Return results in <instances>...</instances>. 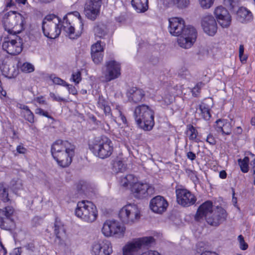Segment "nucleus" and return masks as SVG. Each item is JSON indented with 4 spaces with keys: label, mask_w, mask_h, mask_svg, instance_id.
Listing matches in <instances>:
<instances>
[{
    "label": "nucleus",
    "mask_w": 255,
    "mask_h": 255,
    "mask_svg": "<svg viewBox=\"0 0 255 255\" xmlns=\"http://www.w3.org/2000/svg\"><path fill=\"white\" fill-rule=\"evenodd\" d=\"M119 117L121 118V120L123 122V123L126 124L127 123V119L126 117L123 114L122 112L121 111H119Z\"/></svg>",
    "instance_id": "63"
},
{
    "label": "nucleus",
    "mask_w": 255,
    "mask_h": 255,
    "mask_svg": "<svg viewBox=\"0 0 255 255\" xmlns=\"http://www.w3.org/2000/svg\"><path fill=\"white\" fill-rule=\"evenodd\" d=\"M94 30L96 36L99 37L100 38H103L106 35L105 30L100 26L98 25L95 27Z\"/></svg>",
    "instance_id": "44"
},
{
    "label": "nucleus",
    "mask_w": 255,
    "mask_h": 255,
    "mask_svg": "<svg viewBox=\"0 0 255 255\" xmlns=\"http://www.w3.org/2000/svg\"><path fill=\"white\" fill-rule=\"evenodd\" d=\"M35 113L37 115H39L40 116H43L44 117H47L48 119H53L52 116L49 115L47 112L44 111L43 109L41 108H37L35 111Z\"/></svg>",
    "instance_id": "48"
},
{
    "label": "nucleus",
    "mask_w": 255,
    "mask_h": 255,
    "mask_svg": "<svg viewBox=\"0 0 255 255\" xmlns=\"http://www.w3.org/2000/svg\"><path fill=\"white\" fill-rule=\"evenodd\" d=\"M103 0H89L84 7V13L87 18L95 20L99 15Z\"/></svg>",
    "instance_id": "13"
},
{
    "label": "nucleus",
    "mask_w": 255,
    "mask_h": 255,
    "mask_svg": "<svg viewBox=\"0 0 255 255\" xmlns=\"http://www.w3.org/2000/svg\"><path fill=\"white\" fill-rule=\"evenodd\" d=\"M214 14L222 27L227 28L231 25L232 17L226 8L222 6H218L215 9Z\"/></svg>",
    "instance_id": "19"
},
{
    "label": "nucleus",
    "mask_w": 255,
    "mask_h": 255,
    "mask_svg": "<svg viewBox=\"0 0 255 255\" xmlns=\"http://www.w3.org/2000/svg\"><path fill=\"white\" fill-rule=\"evenodd\" d=\"M104 82H109L116 79L121 75V65L115 60H111L106 63V70L103 72Z\"/></svg>",
    "instance_id": "11"
},
{
    "label": "nucleus",
    "mask_w": 255,
    "mask_h": 255,
    "mask_svg": "<svg viewBox=\"0 0 255 255\" xmlns=\"http://www.w3.org/2000/svg\"><path fill=\"white\" fill-rule=\"evenodd\" d=\"M50 96L51 98L53 99V100L57 102H67V100L63 98H61L58 96H56L54 93H50Z\"/></svg>",
    "instance_id": "52"
},
{
    "label": "nucleus",
    "mask_w": 255,
    "mask_h": 255,
    "mask_svg": "<svg viewBox=\"0 0 255 255\" xmlns=\"http://www.w3.org/2000/svg\"><path fill=\"white\" fill-rule=\"evenodd\" d=\"M71 79L76 84H78L81 80V73L80 71H77L72 74Z\"/></svg>",
    "instance_id": "47"
},
{
    "label": "nucleus",
    "mask_w": 255,
    "mask_h": 255,
    "mask_svg": "<svg viewBox=\"0 0 255 255\" xmlns=\"http://www.w3.org/2000/svg\"><path fill=\"white\" fill-rule=\"evenodd\" d=\"M216 130L223 134L229 135L232 131L231 123L225 119H219L216 122Z\"/></svg>",
    "instance_id": "26"
},
{
    "label": "nucleus",
    "mask_w": 255,
    "mask_h": 255,
    "mask_svg": "<svg viewBox=\"0 0 255 255\" xmlns=\"http://www.w3.org/2000/svg\"><path fill=\"white\" fill-rule=\"evenodd\" d=\"M186 155L187 158L192 161L194 160L196 157V154L192 151L188 152Z\"/></svg>",
    "instance_id": "57"
},
{
    "label": "nucleus",
    "mask_w": 255,
    "mask_h": 255,
    "mask_svg": "<svg viewBox=\"0 0 255 255\" xmlns=\"http://www.w3.org/2000/svg\"><path fill=\"white\" fill-rule=\"evenodd\" d=\"M214 210L213 203L211 201H207L201 204L196 212L195 216V220L197 222H201L206 217L209 216V214Z\"/></svg>",
    "instance_id": "21"
},
{
    "label": "nucleus",
    "mask_w": 255,
    "mask_h": 255,
    "mask_svg": "<svg viewBox=\"0 0 255 255\" xmlns=\"http://www.w3.org/2000/svg\"><path fill=\"white\" fill-rule=\"evenodd\" d=\"M168 203L162 196H156L150 202V207L155 213L161 214L166 210Z\"/></svg>",
    "instance_id": "22"
},
{
    "label": "nucleus",
    "mask_w": 255,
    "mask_h": 255,
    "mask_svg": "<svg viewBox=\"0 0 255 255\" xmlns=\"http://www.w3.org/2000/svg\"><path fill=\"white\" fill-rule=\"evenodd\" d=\"M174 3L179 8L187 7L190 3L189 0H172Z\"/></svg>",
    "instance_id": "41"
},
{
    "label": "nucleus",
    "mask_w": 255,
    "mask_h": 255,
    "mask_svg": "<svg viewBox=\"0 0 255 255\" xmlns=\"http://www.w3.org/2000/svg\"><path fill=\"white\" fill-rule=\"evenodd\" d=\"M65 87H67L70 94L72 95H76L77 94V91L76 88L72 85L66 84Z\"/></svg>",
    "instance_id": "51"
},
{
    "label": "nucleus",
    "mask_w": 255,
    "mask_h": 255,
    "mask_svg": "<svg viewBox=\"0 0 255 255\" xmlns=\"http://www.w3.org/2000/svg\"><path fill=\"white\" fill-rule=\"evenodd\" d=\"M131 5L138 13H143L148 8V0H131Z\"/></svg>",
    "instance_id": "28"
},
{
    "label": "nucleus",
    "mask_w": 255,
    "mask_h": 255,
    "mask_svg": "<svg viewBox=\"0 0 255 255\" xmlns=\"http://www.w3.org/2000/svg\"><path fill=\"white\" fill-rule=\"evenodd\" d=\"M36 101L40 104H46V101L43 99V97H38L36 99Z\"/></svg>",
    "instance_id": "62"
},
{
    "label": "nucleus",
    "mask_w": 255,
    "mask_h": 255,
    "mask_svg": "<svg viewBox=\"0 0 255 255\" xmlns=\"http://www.w3.org/2000/svg\"><path fill=\"white\" fill-rule=\"evenodd\" d=\"M173 101V98L171 96H170L169 98H165L164 99L163 102L164 103V105L167 106L170 104Z\"/></svg>",
    "instance_id": "59"
},
{
    "label": "nucleus",
    "mask_w": 255,
    "mask_h": 255,
    "mask_svg": "<svg viewBox=\"0 0 255 255\" xmlns=\"http://www.w3.org/2000/svg\"><path fill=\"white\" fill-rule=\"evenodd\" d=\"M0 198L3 202H9L10 204L12 203V201L8 198L7 189L2 185H0Z\"/></svg>",
    "instance_id": "39"
},
{
    "label": "nucleus",
    "mask_w": 255,
    "mask_h": 255,
    "mask_svg": "<svg viewBox=\"0 0 255 255\" xmlns=\"http://www.w3.org/2000/svg\"><path fill=\"white\" fill-rule=\"evenodd\" d=\"M75 215L87 222L95 221L98 216L96 207L90 201L79 202L75 211Z\"/></svg>",
    "instance_id": "5"
},
{
    "label": "nucleus",
    "mask_w": 255,
    "mask_h": 255,
    "mask_svg": "<svg viewBox=\"0 0 255 255\" xmlns=\"http://www.w3.org/2000/svg\"><path fill=\"white\" fill-rule=\"evenodd\" d=\"M50 79L52 80L53 82L55 84L62 85L63 86L66 85V82L64 80L59 77H56L55 75H51L50 76Z\"/></svg>",
    "instance_id": "46"
},
{
    "label": "nucleus",
    "mask_w": 255,
    "mask_h": 255,
    "mask_svg": "<svg viewBox=\"0 0 255 255\" xmlns=\"http://www.w3.org/2000/svg\"><path fill=\"white\" fill-rule=\"evenodd\" d=\"M10 187L13 193L16 194L18 190L22 188V183L19 179H12L10 183Z\"/></svg>",
    "instance_id": "37"
},
{
    "label": "nucleus",
    "mask_w": 255,
    "mask_h": 255,
    "mask_svg": "<svg viewBox=\"0 0 255 255\" xmlns=\"http://www.w3.org/2000/svg\"><path fill=\"white\" fill-rule=\"evenodd\" d=\"M75 146L68 148L67 151H63L58 154H55L53 156L58 164L62 167L68 166L71 163L72 157L75 154Z\"/></svg>",
    "instance_id": "18"
},
{
    "label": "nucleus",
    "mask_w": 255,
    "mask_h": 255,
    "mask_svg": "<svg viewBox=\"0 0 255 255\" xmlns=\"http://www.w3.org/2000/svg\"><path fill=\"white\" fill-rule=\"evenodd\" d=\"M97 104L98 107L102 108L108 104V102L105 99L103 96H99Z\"/></svg>",
    "instance_id": "49"
},
{
    "label": "nucleus",
    "mask_w": 255,
    "mask_h": 255,
    "mask_svg": "<svg viewBox=\"0 0 255 255\" xmlns=\"http://www.w3.org/2000/svg\"><path fill=\"white\" fill-rule=\"evenodd\" d=\"M224 4L232 12H235L240 8L239 0H224Z\"/></svg>",
    "instance_id": "33"
},
{
    "label": "nucleus",
    "mask_w": 255,
    "mask_h": 255,
    "mask_svg": "<svg viewBox=\"0 0 255 255\" xmlns=\"http://www.w3.org/2000/svg\"><path fill=\"white\" fill-rule=\"evenodd\" d=\"M63 23V29L68 34L70 38L74 39L75 37L79 36V35L75 34V28L70 25V23L68 19L67 15L64 16Z\"/></svg>",
    "instance_id": "29"
},
{
    "label": "nucleus",
    "mask_w": 255,
    "mask_h": 255,
    "mask_svg": "<svg viewBox=\"0 0 255 255\" xmlns=\"http://www.w3.org/2000/svg\"><path fill=\"white\" fill-rule=\"evenodd\" d=\"M14 35V39L4 41L2 45V49L11 55L19 54L22 50L23 44L26 39L28 38V36L21 37L17 35L16 34Z\"/></svg>",
    "instance_id": "9"
},
{
    "label": "nucleus",
    "mask_w": 255,
    "mask_h": 255,
    "mask_svg": "<svg viewBox=\"0 0 255 255\" xmlns=\"http://www.w3.org/2000/svg\"><path fill=\"white\" fill-rule=\"evenodd\" d=\"M133 117L137 126L144 131H150L154 126V112L147 105L142 104L135 107Z\"/></svg>",
    "instance_id": "2"
},
{
    "label": "nucleus",
    "mask_w": 255,
    "mask_h": 255,
    "mask_svg": "<svg viewBox=\"0 0 255 255\" xmlns=\"http://www.w3.org/2000/svg\"><path fill=\"white\" fill-rule=\"evenodd\" d=\"M14 209L11 206H6L4 207L3 213L5 217L12 218Z\"/></svg>",
    "instance_id": "43"
},
{
    "label": "nucleus",
    "mask_w": 255,
    "mask_h": 255,
    "mask_svg": "<svg viewBox=\"0 0 255 255\" xmlns=\"http://www.w3.org/2000/svg\"><path fill=\"white\" fill-rule=\"evenodd\" d=\"M61 20L54 14L47 15L42 21V29L44 35L50 39L59 36L61 31Z\"/></svg>",
    "instance_id": "4"
},
{
    "label": "nucleus",
    "mask_w": 255,
    "mask_h": 255,
    "mask_svg": "<svg viewBox=\"0 0 255 255\" xmlns=\"http://www.w3.org/2000/svg\"><path fill=\"white\" fill-rule=\"evenodd\" d=\"M104 48L101 45V41H97L92 45L91 48V57L93 62L96 64L100 63L103 58Z\"/></svg>",
    "instance_id": "25"
},
{
    "label": "nucleus",
    "mask_w": 255,
    "mask_h": 255,
    "mask_svg": "<svg viewBox=\"0 0 255 255\" xmlns=\"http://www.w3.org/2000/svg\"><path fill=\"white\" fill-rule=\"evenodd\" d=\"M240 248L242 250H246L248 248V245L244 241L240 243Z\"/></svg>",
    "instance_id": "60"
},
{
    "label": "nucleus",
    "mask_w": 255,
    "mask_h": 255,
    "mask_svg": "<svg viewBox=\"0 0 255 255\" xmlns=\"http://www.w3.org/2000/svg\"><path fill=\"white\" fill-rule=\"evenodd\" d=\"M235 12L237 19L240 22L247 23L253 19L252 12L245 7H241Z\"/></svg>",
    "instance_id": "27"
},
{
    "label": "nucleus",
    "mask_w": 255,
    "mask_h": 255,
    "mask_svg": "<svg viewBox=\"0 0 255 255\" xmlns=\"http://www.w3.org/2000/svg\"><path fill=\"white\" fill-rule=\"evenodd\" d=\"M89 148L95 156L102 159L110 156L113 152L112 141L106 136L95 138L89 143Z\"/></svg>",
    "instance_id": "3"
},
{
    "label": "nucleus",
    "mask_w": 255,
    "mask_h": 255,
    "mask_svg": "<svg viewBox=\"0 0 255 255\" xmlns=\"http://www.w3.org/2000/svg\"><path fill=\"white\" fill-rule=\"evenodd\" d=\"M54 233L55 235V244L59 247H65L67 237L66 229L63 223L57 218L55 219Z\"/></svg>",
    "instance_id": "15"
},
{
    "label": "nucleus",
    "mask_w": 255,
    "mask_h": 255,
    "mask_svg": "<svg viewBox=\"0 0 255 255\" xmlns=\"http://www.w3.org/2000/svg\"><path fill=\"white\" fill-rule=\"evenodd\" d=\"M206 141L211 145H214L216 143V140L212 134H209L206 139Z\"/></svg>",
    "instance_id": "50"
},
{
    "label": "nucleus",
    "mask_w": 255,
    "mask_h": 255,
    "mask_svg": "<svg viewBox=\"0 0 255 255\" xmlns=\"http://www.w3.org/2000/svg\"><path fill=\"white\" fill-rule=\"evenodd\" d=\"M140 255H160V254L156 251L150 250L147 252L143 253Z\"/></svg>",
    "instance_id": "58"
},
{
    "label": "nucleus",
    "mask_w": 255,
    "mask_h": 255,
    "mask_svg": "<svg viewBox=\"0 0 255 255\" xmlns=\"http://www.w3.org/2000/svg\"><path fill=\"white\" fill-rule=\"evenodd\" d=\"M126 165L121 160H115L113 165V169L116 173L123 172L126 169Z\"/></svg>",
    "instance_id": "36"
},
{
    "label": "nucleus",
    "mask_w": 255,
    "mask_h": 255,
    "mask_svg": "<svg viewBox=\"0 0 255 255\" xmlns=\"http://www.w3.org/2000/svg\"><path fill=\"white\" fill-rule=\"evenodd\" d=\"M11 14H9L6 18V25L9 27L7 30L10 34L15 35L20 33L25 28L26 24L25 17L16 11H12Z\"/></svg>",
    "instance_id": "6"
},
{
    "label": "nucleus",
    "mask_w": 255,
    "mask_h": 255,
    "mask_svg": "<svg viewBox=\"0 0 255 255\" xmlns=\"http://www.w3.org/2000/svg\"><path fill=\"white\" fill-rule=\"evenodd\" d=\"M112 253V246L109 240H100L92 245L93 255H111Z\"/></svg>",
    "instance_id": "17"
},
{
    "label": "nucleus",
    "mask_w": 255,
    "mask_h": 255,
    "mask_svg": "<svg viewBox=\"0 0 255 255\" xmlns=\"http://www.w3.org/2000/svg\"><path fill=\"white\" fill-rule=\"evenodd\" d=\"M186 133L190 140H195L197 138L198 131L193 125L189 124L187 125V130Z\"/></svg>",
    "instance_id": "38"
},
{
    "label": "nucleus",
    "mask_w": 255,
    "mask_h": 255,
    "mask_svg": "<svg viewBox=\"0 0 255 255\" xmlns=\"http://www.w3.org/2000/svg\"><path fill=\"white\" fill-rule=\"evenodd\" d=\"M226 211L221 207H216L206 217L207 223L211 226L217 227L226 220Z\"/></svg>",
    "instance_id": "14"
},
{
    "label": "nucleus",
    "mask_w": 255,
    "mask_h": 255,
    "mask_svg": "<svg viewBox=\"0 0 255 255\" xmlns=\"http://www.w3.org/2000/svg\"><path fill=\"white\" fill-rule=\"evenodd\" d=\"M16 151L20 154H23L26 151V149L22 145H19L16 147Z\"/></svg>",
    "instance_id": "56"
},
{
    "label": "nucleus",
    "mask_w": 255,
    "mask_h": 255,
    "mask_svg": "<svg viewBox=\"0 0 255 255\" xmlns=\"http://www.w3.org/2000/svg\"><path fill=\"white\" fill-rule=\"evenodd\" d=\"M73 147H75V145L67 140H57L51 146V152L52 155L53 156L55 154H58L65 150L67 151L68 148H73Z\"/></svg>",
    "instance_id": "24"
},
{
    "label": "nucleus",
    "mask_w": 255,
    "mask_h": 255,
    "mask_svg": "<svg viewBox=\"0 0 255 255\" xmlns=\"http://www.w3.org/2000/svg\"><path fill=\"white\" fill-rule=\"evenodd\" d=\"M0 69L3 75L9 79H11L16 75L17 73L15 71H11V69L9 67V65L6 64L2 63L1 65H0Z\"/></svg>",
    "instance_id": "31"
},
{
    "label": "nucleus",
    "mask_w": 255,
    "mask_h": 255,
    "mask_svg": "<svg viewBox=\"0 0 255 255\" xmlns=\"http://www.w3.org/2000/svg\"><path fill=\"white\" fill-rule=\"evenodd\" d=\"M127 97L130 102L137 103L144 97V92L136 87H129L127 91Z\"/></svg>",
    "instance_id": "23"
},
{
    "label": "nucleus",
    "mask_w": 255,
    "mask_h": 255,
    "mask_svg": "<svg viewBox=\"0 0 255 255\" xmlns=\"http://www.w3.org/2000/svg\"><path fill=\"white\" fill-rule=\"evenodd\" d=\"M201 117L206 121H208L211 117V115L209 108L207 107L205 105H200L198 109Z\"/></svg>",
    "instance_id": "35"
},
{
    "label": "nucleus",
    "mask_w": 255,
    "mask_h": 255,
    "mask_svg": "<svg viewBox=\"0 0 255 255\" xmlns=\"http://www.w3.org/2000/svg\"><path fill=\"white\" fill-rule=\"evenodd\" d=\"M199 1L203 8L208 9L213 5L214 0H199Z\"/></svg>",
    "instance_id": "45"
},
{
    "label": "nucleus",
    "mask_w": 255,
    "mask_h": 255,
    "mask_svg": "<svg viewBox=\"0 0 255 255\" xmlns=\"http://www.w3.org/2000/svg\"><path fill=\"white\" fill-rule=\"evenodd\" d=\"M177 203L183 207H189L195 204L196 197L186 189L176 190Z\"/></svg>",
    "instance_id": "16"
},
{
    "label": "nucleus",
    "mask_w": 255,
    "mask_h": 255,
    "mask_svg": "<svg viewBox=\"0 0 255 255\" xmlns=\"http://www.w3.org/2000/svg\"><path fill=\"white\" fill-rule=\"evenodd\" d=\"M168 30L172 35L179 36L177 40L178 44L185 49L191 47L197 38L196 29L190 25L186 26L184 20L180 17L169 19Z\"/></svg>",
    "instance_id": "1"
},
{
    "label": "nucleus",
    "mask_w": 255,
    "mask_h": 255,
    "mask_svg": "<svg viewBox=\"0 0 255 255\" xmlns=\"http://www.w3.org/2000/svg\"><path fill=\"white\" fill-rule=\"evenodd\" d=\"M20 69L22 71L28 73L34 71V67L30 63H24L22 64Z\"/></svg>",
    "instance_id": "42"
},
{
    "label": "nucleus",
    "mask_w": 255,
    "mask_h": 255,
    "mask_svg": "<svg viewBox=\"0 0 255 255\" xmlns=\"http://www.w3.org/2000/svg\"><path fill=\"white\" fill-rule=\"evenodd\" d=\"M125 228L115 220H107L103 225L102 231L107 237L115 236L121 237L123 236Z\"/></svg>",
    "instance_id": "10"
},
{
    "label": "nucleus",
    "mask_w": 255,
    "mask_h": 255,
    "mask_svg": "<svg viewBox=\"0 0 255 255\" xmlns=\"http://www.w3.org/2000/svg\"><path fill=\"white\" fill-rule=\"evenodd\" d=\"M101 109L104 110L106 115L109 114L111 112V108L108 104L102 107Z\"/></svg>",
    "instance_id": "61"
},
{
    "label": "nucleus",
    "mask_w": 255,
    "mask_h": 255,
    "mask_svg": "<svg viewBox=\"0 0 255 255\" xmlns=\"http://www.w3.org/2000/svg\"><path fill=\"white\" fill-rule=\"evenodd\" d=\"M242 132L243 129L241 127H237L234 130V132L236 134H242Z\"/></svg>",
    "instance_id": "64"
},
{
    "label": "nucleus",
    "mask_w": 255,
    "mask_h": 255,
    "mask_svg": "<svg viewBox=\"0 0 255 255\" xmlns=\"http://www.w3.org/2000/svg\"><path fill=\"white\" fill-rule=\"evenodd\" d=\"M15 226L14 221L12 218L0 217V228L5 230H10Z\"/></svg>",
    "instance_id": "30"
},
{
    "label": "nucleus",
    "mask_w": 255,
    "mask_h": 255,
    "mask_svg": "<svg viewBox=\"0 0 255 255\" xmlns=\"http://www.w3.org/2000/svg\"><path fill=\"white\" fill-rule=\"evenodd\" d=\"M201 25L205 33L209 36H214L217 31V23L212 15L204 16L202 18Z\"/></svg>",
    "instance_id": "20"
},
{
    "label": "nucleus",
    "mask_w": 255,
    "mask_h": 255,
    "mask_svg": "<svg viewBox=\"0 0 255 255\" xmlns=\"http://www.w3.org/2000/svg\"><path fill=\"white\" fill-rule=\"evenodd\" d=\"M238 162L242 172L243 173H247L249 170V157L245 156L244 159H239Z\"/></svg>",
    "instance_id": "34"
},
{
    "label": "nucleus",
    "mask_w": 255,
    "mask_h": 255,
    "mask_svg": "<svg viewBox=\"0 0 255 255\" xmlns=\"http://www.w3.org/2000/svg\"><path fill=\"white\" fill-rule=\"evenodd\" d=\"M224 4L232 12H235L240 8L239 0H224Z\"/></svg>",
    "instance_id": "32"
},
{
    "label": "nucleus",
    "mask_w": 255,
    "mask_h": 255,
    "mask_svg": "<svg viewBox=\"0 0 255 255\" xmlns=\"http://www.w3.org/2000/svg\"><path fill=\"white\" fill-rule=\"evenodd\" d=\"M155 242L153 237H145L135 239L123 248V255H135L142 248L149 247Z\"/></svg>",
    "instance_id": "8"
},
{
    "label": "nucleus",
    "mask_w": 255,
    "mask_h": 255,
    "mask_svg": "<svg viewBox=\"0 0 255 255\" xmlns=\"http://www.w3.org/2000/svg\"><path fill=\"white\" fill-rule=\"evenodd\" d=\"M140 211L135 204H128L119 211V217L123 224L131 225L140 218Z\"/></svg>",
    "instance_id": "7"
},
{
    "label": "nucleus",
    "mask_w": 255,
    "mask_h": 255,
    "mask_svg": "<svg viewBox=\"0 0 255 255\" xmlns=\"http://www.w3.org/2000/svg\"><path fill=\"white\" fill-rule=\"evenodd\" d=\"M204 86V84L203 82L198 83L195 87L193 89V92H199L200 89Z\"/></svg>",
    "instance_id": "55"
},
{
    "label": "nucleus",
    "mask_w": 255,
    "mask_h": 255,
    "mask_svg": "<svg viewBox=\"0 0 255 255\" xmlns=\"http://www.w3.org/2000/svg\"><path fill=\"white\" fill-rule=\"evenodd\" d=\"M68 14L69 15H71L73 14L75 16L77 17L78 18L79 20H80V26L81 27L82 29L83 28V26L84 25V23L82 22L81 16L80 14V13L79 12H78L77 11H75L73 12L72 13H68Z\"/></svg>",
    "instance_id": "53"
},
{
    "label": "nucleus",
    "mask_w": 255,
    "mask_h": 255,
    "mask_svg": "<svg viewBox=\"0 0 255 255\" xmlns=\"http://www.w3.org/2000/svg\"><path fill=\"white\" fill-rule=\"evenodd\" d=\"M24 247L25 248V249L28 252H30V253L34 252V251L35 250L34 245V244H33L32 243H30L26 244Z\"/></svg>",
    "instance_id": "54"
},
{
    "label": "nucleus",
    "mask_w": 255,
    "mask_h": 255,
    "mask_svg": "<svg viewBox=\"0 0 255 255\" xmlns=\"http://www.w3.org/2000/svg\"><path fill=\"white\" fill-rule=\"evenodd\" d=\"M22 115L25 120L30 123L32 124L34 123V116L30 109L28 110L27 111L23 112Z\"/></svg>",
    "instance_id": "40"
},
{
    "label": "nucleus",
    "mask_w": 255,
    "mask_h": 255,
    "mask_svg": "<svg viewBox=\"0 0 255 255\" xmlns=\"http://www.w3.org/2000/svg\"><path fill=\"white\" fill-rule=\"evenodd\" d=\"M131 191L135 198L143 199L151 195L154 190L148 184L137 182L131 186Z\"/></svg>",
    "instance_id": "12"
}]
</instances>
